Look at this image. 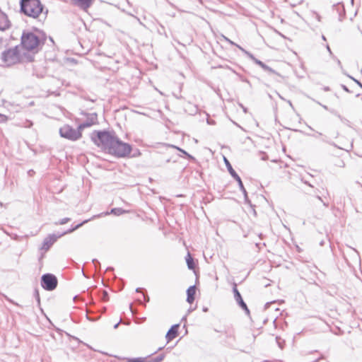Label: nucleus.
I'll return each mask as SVG.
<instances>
[{"label":"nucleus","instance_id":"nucleus-1","mask_svg":"<svg viewBox=\"0 0 362 362\" xmlns=\"http://www.w3.org/2000/svg\"><path fill=\"white\" fill-rule=\"evenodd\" d=\"M116 137L117 135L114 131H94L91 134V140L93 143L107 152H109Z\"/></svg>","mask_w":362,"mask_h":362},{"label":"nucleus","instance_id":"nucleus-2","mask_svg":"<svg viewBox=\"0 0 362 362\" xmlns=\"http://www.w3.org/2000/svg\"><path fill=\"white\" fill-rule=\"evenodd\" d=\"M40 36L32 32H23L21 35V45L27 51H33L45 43L47 37L44 32L40 31Z\"/></svg>","mask_w":362,"mask_h":362},{"label":"nucleus","instance_id":"nucleus-3","mask_svg":"<svg viewBox=\"0 0 362 362\" xmlns=\"http://www.w3.org/2000/svg\"><path fill=\"white\" fill-rule=\"evenodd\" d=\"M44 6L40 0H21L20 12L33 18L43 13Z\"/></svg>","mask_w":362,"mask_h":362},{"label":"nucleus","instance_id":"nucleus-4","mask_svg":"<svg viewBox=\"0 0 362 362\" xmlns=\"http://www.w3.org/2000/svg\"><path fill=\"white\" fill-rule=\"evenodd\" d=\"M132 150V145L123 142L117 136L113 145L109 150V153L117 158H126L129 156Z\"/></svg>","mask_w":362,"mask_h":362},{"label":"nucleus","instance_id":"nucleus-5","mask_svg":"<svg viewBox=\"0 0 362 362\" xmlns=\"http://www.w3.org/2000/svg\"><path fill=\"white\" fill-rule=\"evenodd\" d=\"M224 163H225L227 170H228V173H230V175H231V177L235 180V182H238L239 189L243 192V194L244 195L245 203L249 204L252 208V211H253L254 214H256V211H255V209L253 208L255 206H253L252 204L251 201L249 199L247 192L243 185V183L242 182L240 177L238 175V173L235 172V170L233 168L230 163L226 157H224Z\"/></svg>","mask_w":362,"mask_h":362},{"label":"nucleus","instance_id":"nucleus-6","mask_svg":"<svg viewBox=\"0 0 362 362\" xmlns=\"http://www.w3.org/2000/svg\"><path fill=\"white\" fill-rule=\"evenodd\" d=\"M21 55L18 46L4 50L1 53V59L8 65L18 63L21 59Z\"/></svg>","mask_w":362,"mask_h":362},{"label":"nucleus","instance_id":"nucleus-7","mask_svg":"<svg viewBox=\"0 0 362 362\" xmlns=\"http://www.w3.org/2000/svg\"><path fill=\"white\" fill-rule=\"evenodd\" d=\"M59 134L62 137L73 141H77L82 136L79 126L77 129H74L69 124H65L59 129Z\"/></svg>","mask_w":362,"mask_h":362},{"label":"nucleus","instance_id":"nucleus-8","mask_svg":"<svg viewBox=\"0 0 362 362\" xmlns=\"http://www.w3.org/2000/svg\"><path fill=\"white\" fill-rule=\"evenodd\" d=\"M41 286L46 291H54L58 285V279L55 275L47 273L41 276Z\"/></svg>","mask_w":362,"mask_h":362},{"label":"nucleus","instance_id":"nucleus-9","mask_svg":"<svg viewBox=\"0 0 362 362\" xmlns=\"http://www.w3.org/2000/svg\"><path fill=\"white\" fill-rule=\"evenodd\" d=\"M80 115L86 117V119L81 123L79 130H83L85 128L90 127L94 124H98V114L95 112L87 113L85 111H81Z\"/></svg>","mask_w":362,"mask_h":362},{"label":"nucleus","instance_id":"nucleus-10","mask_svg":"<svg viewBox=\"0 0 362 362\" xmlns=\"http://www.w3.org/2000/svg\"><path fill=\"white\" fill-rule=\"evenodd\" d=\"M233 293L234 298H235L237 304L239 305V307L240 308H242L245 311V314L247 316H250V310L247 308V304L243 300V298L240 293L239 292L238 289L237 288V284L235 283H233Z\"/></svg>","mask_w":362,"mask_h":362},{"label":"nucleus","instance_id":"nucleus-11","mask_svg":"<svg viewBox=\"0 0 362 362\" xmlns=\"http://www.w3.org/2000/svg\"><path fill=\"white\" fill-rule=\"evenodd\" d=\"M61 238L60 235L58 233H53L48 235L44 240L40 247V250H45V252L49 250V248L52 246V245L59 238Z\"/></svg>","mask_w":362,"mask_h":362},{"label":"nucleus","instance_id":"nucleus-12","mask_svg":"<svg viewBox=\"0 0 362 362\" xmlns=\"http://www.w3.org/2000/svg\"><path fill=\"white\" fill-rule=\"evenodd\" d=\"M11 23L7 15L0 10V31H5L9 29Z\"/></svg>","mask_w":362,"mask_h":362},{"label":"nucleus","instance_id":"nucleus-13","mask_svg":"<svg viewBox=\"0 0 362 362\" xmlns=\"http://www.w3.org/2000/svg\"><path fill=\"white\" fill-rule=\"evenodd\" d=\"M180 327V324H175L170 327L167 333L165 334V339H174L177 337H178L179 329Z\"/></svg>","mask_w":362,"mask_h":362},{"label":"nucleus","instance_id":"nucleus-14","mask_svg":"<svg viewBox=\"0 0 362 362\" xmlns=\"http://www.w3.org/2000/svg\"><path fill=\"white\" fill-rule=\"evenodd\" d=\"M73 4L83 11H87L93 4L94 0H71Z\"/></svg>","mask_w":362,"mask_h":362},{"label":"nucleus","instance_id":"nucleus-15","mask_svg":"<svg viewBox=\"0 0 362 362\" xmlns=\"http://www.w3.org/2000/svg\"><path fill=\"white\" fill-rule=\"evenodd\" d=\"M187 302L189 303H192L194 301L195 299V294H196V286L194 285L190 286L187 289Z\"/></svg>","mask_w":362,"mask_h":362},{"label":"nucleus","instance_id":"nucleus-16","mask_svg":"<svg viewBox=\"0 0 362 362\" xmlns=\"http://www.w3.org/2000/svg\"><path fill=\"white\" fill-rule=\"evenodd\" d=\"M88 221H89V219H86L75 226L72 225L70 228H69L68 230H66L62 233H59V234L60 235L61 237H62L66 234L71 233L75 231L76 230H77L78 228H79L80 227H81L83 224L88 223Z\"/></svg>","mask_w":362,"mask_h":362},{"label":"nucleus","instance_id":"nucleus-17","mask_svg":"<svg viewBox=\"0 0 362 362\" xmlns=\"http://www.w3.org/2000/svg\"><path fill=\"white\" fill-rule=\"evenodd\" d=\"M217 332L220 333V335L218 336L220 338H231L234 337L233 331L228 328L224 327Z\"/></svg>","mask_w":362,"mask_h":362},{"label":"nucleus","instance_id":"nucleus-18","mask_svg":"<svg viewBox=\"0 0 362 362\" xmlns=\"http://www.w3.org/2000/svg\"><path fill=\"white\" fill-rule=\"evenodd\" d=\"M164 145L165 146H168V147H171V148H175L177 149V151H179L180 153H182V155H184L185 156H186L189 160H195V158L194 156H192V155H190L189 153H188L186 151H185L184 149L178 147V146H176L175 145H173V144H164Z\"/></svg>","mask_w":362,"mask_h":362},{"label":"nucleus","instance_id":"nucleus-19","mask_svg":"<svg viewBox=\"0 0 362 362\" xmlns=\"http://www.w3.org/2000/svg\"><path fill=\"white\" fill-rule=\"evenodd\" d=\"M333 8L339 13L340 20L341 18L345 16V9L344 4L341 3H337L333 5Z\"/></svg>","mask_w":362,"mask_h":362},{"label":"nucleus","instance_id":"nucleus-20","mask_svg":"<svg viewBox=\"0 0 362 362\" xmlns=\"http://www.w3.org/2000/svg\"><path fill=\"white\" fill-rule=\"evenodd\" d=\"M127 212L126 210L122 208H112L110 211H107L105 213V215L113 214L115 216H120Z\"/></svg>","mask_w":362,"mask_h":362},{"label":"nucleus","instance_id":"nucleus-21","mask_svg":"<svg viewBox=\"0 0 362 362\" xmlns=\"http://www.w3.org/2000/svg\"><path fill=\"white\" fill-rule=\"evenodd\" d=\"M186 263L189 269H194L195 268V262L193 257L188 253L186 256Z\"/></svg>","mask_w":362,"mask_h":362},{"label":"nucleus","instance_id":"nucleus-22","mask_svg":"<svg viewBox=\"0 0 362 362\" xmlns=\"http://www.w3.org/2000/svg\"><path fill=\"white\" fill-rule=\"evenodd\" d=\"M57 333L62 337H64V334H65L67 337L69 338H72V339H76V340H78L79 339L78 337H71L69 334H68L67 332H64V330L62 329H57Z\"/></svg>","mask_w":362,"mask_h":362},{"label":"nucleus","instance_id":"nucleus-23","mask_svg":"<svg viewBox=\"0 0 362 362\" xmlns=\"http://www.w3.org/2000/svg\"><path fill=\"white\" fill-rule=\"evenodd\" d=\"M33 296L37 303L38 307H40V297L39 290L37 287L35 288V289H34Z\"/></svg>","mask_w":362,"mask_h":362},{"label":"nucleus","instance_id":"nucleus-24","mask_svg":"<svg viewBox=\"0 0 362 362\" xmlns=\"http://www.w3.org/2000/svg\"><path fill=\"white\" fill-rule=\"evenodd\" d=\"M141 155V153L140 150L138 148H136L134 150H133V149L132 150V152L128 157L136 158V157L140 156Z\"/></svg>","mask_w":362,"mask_h":362},{"label":"nucleus","instance_id":"nucleus-25","mask_svg":"<svg viewBox=\"0 0 362 362\" xmlns=\"http://www.w3.org/2000/svg\"><path fill=\"white\" fill-rule=\"evenodd\" d=\"M71 221V218H63L60 220H59L57 222L55 223L56 225H64V224H66V223L69 222Z\"/></svg>","mask_w":362,"mask_h":362},{"label":"nucleus","instance_id":"nucleus-26","mask_svg":"<svg viewBox=\"0 0 362 362\" xmlns=\"http://www.w3.org/2000/svg\"><path fill=\"white\" fill-rule=\"evenodd\" d=\"M337 117L339 118V119L341 121V122H343L344 124H346L348 127H351V122L349 120L343 117L340 115H337Z\"/></svg>","mask_w":362,"mask_h":362},{"label":"nucleus","instance_id":"nucleus-27","mask_svg":"<svg viewBox=\"0 0 362 362\" xmlns=\"http://www.w3.org/2000/svg\"><path fill=\"white\" fill-rule=\"evenodd\" d=\"M101 299L103 301H107L109 300V294L108 292L105 290H103Z\"/></svg>","mask_w":362,"mask_h":362},{"label":"nucleus","instance_id":"nucleus-28","mask_svg":"<svg viewBox=\"0 0 362 362\" xmlns=\"http://www.w3.org/2000/svg\"><path fill=\"white\" fill-rule=\"evenodd\" d=\"M127 362H145V359L143 358H130L128 359Z\"/></svg>","mask_w":362,"mask_h":362},{"label":"nucleus","instance_id":"nucleus-29","mask_svg":"<svg viewBox=\"0 0 362 362\" xmlns=\"http://www.w3.org/2000/svg\"><path fill=\"white\" fill-rule=\"evenodd\" d=\"M243 53L247 56L250 59H252L253 62L257 59L252 53L247 50H243Z\"/></svg>","mask_w":362,"mask_h":362},{"label":"nucleus","instance_id":"nucleus-30","mask_svg":"<svg viewBox=\"0 0 362 362\" xmlns=\"http://www.w3.org/2000/svg\"><path fill=\"white\" fill-rule=\"evenodd\" d=\"M243 53L247 56L250 59H252L253 62L257 59L252 53L247 50H243Z\"/></svg>","mask_w":362,"mask_h":362},{"label":"nucleus","instance_id":"nucleus-31","mask_svg":"<svg viewBox=\"0 0 362 362\" xmlns=\"http://www.w3.org/2000/svg\"><path fill=\"white\" fill-rule=\"evenodd\" d=\"M8 121V117L0 113V124L6 123Z\"/></svg>","mask_w":362,"mask_h":362},{"label":"nucleus","instance_id":"nucleus-32","mask_svg":"<svg viewBox=\"0 0 362 362\" xmlns=\"http://www.w3.org/2000/svg\"><path fill=\"white\" fill-rule=\"evenodd\" d=\"M92 262L94 264L96 269H100V263L97 259H93Z\"/></svg>","mask_w":362,"mask_h":362},{"label":"nucleus","instance_id":"nucleus-33","mask_svg":"<svg viewBox=\"0 0 362 362\" xmlns=\"http://www.w3.org/2000/svg\"><path fill=\"white\" fill-rule=\"evenodd\" d=\"M143 297H144V300L145 303H148L149 302L150 300V298H149V296H148V293H147V291H144L143 292Z\"/></svg>","mask_w":362,"mask_h":362},{"label":"nucleus","instance_id":"nucleus-34","mask_svg":"<svg viewBox=\"0 0 362 362\" xmlns=\"http://www.w3.org/2000/svg\"><path fill=\"white\" fill-rule=\"evenodd\" d=\"M164 358V355L161 354L157 357H156L154 359H153V361L154 362H160L163 360Z\"/></svg>","mask_w":362,"mask_h":362},{"label":"nucleus","instance_id":"nucleus-35","mask_svg":"<svg viewBox=\"0 0 362 362\" xmlns=\"http://www.w3.org/2000/svg\"><path fill=\"white\" fill-rule=\"evenodd\" d=\"M265 71H267L269 74H274L279 75L274 69H273L272 68H271L269 66H268V69H267V70Z\"/></svg>","mask_w":362,"mask_h":362},{"label":"nucleus","instance_id":"nucleus-36","mask_svg":"<svg viewBox=\"0 0 362 362\" xmlns=\"http://www.w3.org/2000/svg\"><path fill=\"white\" fill-rule=\"evenodd\" d=\"M320 201H321L323 204V205L326 207H328L329 206V203L328 202H325V201H323V199H322V197L320 196H317L316 197Z\"/></svg>","mask_w":362,"mask_h":362},{"label":"nucleus","instance_id":"nucleus-37","mask_svg":"<svg viewBox=\"0 0 362 362\" xmlns=\"http://www.w3.org/2000/svg\"><path fill=\"white\" fill-rule=\"evenodd\" d=\"M259 66L261 68H262L264 71H266L267 69H268V66H269L266 64H264L263 62H261Z\"/></svg>","mask_w":362,"mask_h":362},{"label":"nucleus","instance_id":"nucleus-38","mask_svg":"<svg viewBox=\"0 0 362 362\" xmlns=\"http://www.w3.org/2000/svg\"><path fill=\"white\" fill-rule=\"evenodd\" d=\"M259 66L261 68H262L264 71H266L267 69H268V66H269L266 64H264L263 62H261Z\"/></svg>","mask_w":362,"mask_h":362},{"label":"nucleus","instance_id":"nucleus-39","mask_svg":"<svg viewBox=\"0 0 362 362\" xmlns=\"http://www.w3.org/2000/svg\"><path fill=\"white\" fill-rule=\"evenodd\" d=\"M311 136L315 137V138H318L319 136H322V134L321 132H315V133L312 134Z\"/></svg>","mask_w":362,"mask_h":362},{"label":"nucleus","instance_id":"nucleus-40","mask_svg":"<svg viewBox=\"0 0 362 362\" xmlns=\"http://www.w3.org/2000/svg\"><path fill=\"white\" fill-rule=\"evenodd\" d=\"M341 88H342L344 91H346V92H347V93H351L350 90L348 88V87H347L346 86H345V85H344V84H341Z\"/></svg>","mask_w":362,"mask_h":362},{"label":"nucleus","instance_id":"nucleus-41","mask_svg":"<svg viewBox=\"0 0 362 362\" xmlns=\"http://www.w3.org/2000/svg\"><path fill=\"white\" fill-rule=\"evenodd\" d=\"M35 172L33 170V169H30L28 171V176L30 177H32L35 175Z\"/></svg>","mask_w":362,"mask_h":362},{"label":"nucleus","instance_id":"nucleus-42","mask_svg":"<svg viewBox=\"0 0 362 362\" xmlns=\"http://www.w3.org/2000/svg\"><path fill=\"white\" fill-rule=\"evenodd\" d=\"M322 141H323L324 142H326V143H327V144H330V145H332V146H336V144H335L334 142L329 141H328L327 139H325V138H323V139H322Z\"/></svg>","mask_w":362,"mask_h":362},{"label":"nucleus","instance_id":"nucleus-43","mask_svg":"<svg viewBox=\"0 0 362 362\" xmlns=\"http://www.w3.org/2000/svg\"><path fill=\"white\" fill-rule=\"evenodd\" d=\"M354 81L361 88H362V83L361 81H359L357 79H354Z\"/></svg>","mask_w":362,"mask_h":362},{"label":"nucleus","instance_id":"nucleus-44","mask_svg":"<svg viewBox=\"0 0 362 362\" xmlns=\"http://www.w3.org/2000/svg\"><path fill=\"white\" fill-rule=\"evenodd\" d=\"M146 291L144 288H136V293H142Z\"/></svg>","mask_w":362,"mask_h":362},{"label":"nucleus","instance_id":"nucleus-45","mask_svg":"<svg viewBox=\"0 0 362 362\" xmlns=\"http://www.w3.org/2000/svg\"><path fill=\"white\" fill-rule=\"evenodd\" d=\"M334 58H335V59H336V61H337V62L338 66H339L341 69H343L342 64H341V63L340 60H339V59L336 58L335 57H334Z\"/></svg>","mask_w":362,"mask_h":362},{"label":"nucleus","instance_id":"nucleus-46","mask_svg":"<svg viewBox=\"0 0 362 362\" xmlns=\"http://www.w3.org/2000/svg\"><path fill=\"white\" fill-rule=\"evenodd\" d=\"M225 40H226V41H227L228 43H230L232 45H236V43H235L234 42L231 41L230 39H228L227 37H225Z\"/></svg>","mask_w":362,"mask_h":362},{"label":"nucleus","instance_id":"nucleus-47","mask_svg":"<svg viewBox=\"0 0 362 362\" xmlns=\"http://www.w3.org/2000/svg\"><path fill=\"white\" fill-rule=\"evenodd\" d=\"M326 47H327V51L329 52V54H330L331 56H332L333 57H334L333 56V53H332V52L331 51V49H330L329 46L328 45H327Z\"/></svg>","mask_w":362,"mask_h":362},{"label":"nucleus","instance_id":"nucleus-48","mask_svg":"<svg viewBox=\"0 0 362 362\" xmlns=\"http://www.w3.org/2000/svg\"><path fill=\"white\" fill-rule=\"evenodd\" d=\"M277 341V344H278L279 348L282 349L284 347L283 344H284V341H282V342H281L280 341Z\"/></svg>","mask_w":362,"mask_h":362},{"label":"nucleus","instance_id":"nucleus-49","mask_svg":"<svg viewBox=\"0 0 362 362\" xmlns=\"http://www.w3.org/2000/svg\"><path fill=\"white\" fill-rule=\"evenodd\" d=\"M5 298H6L8 302H10V303H13V304H15V305H18V303H14L11 299L8 298L7 296H5Z\"/></svg>","mask_w":362,"mask_h":362},{"label":"nucleus","instance_id":"nucleus-50","mask_svg":"<svg viewBox=\"0 0 362 362\" xmlns=\"http://www.w3.org/2000/svg\"><path fill=\"white\" fill-rule=\"evenodd\" d=\"M177 341H176L175 343H174L173 345H170V346L166 347L165 349H166L168 351L170 350L173 346H175L177 344Z\"/></svg>","mask_w":362,"mask_h":362},{"label":"nucleus","instance_id":"nucleus-51","mask_svg":"<svg viewBox=\"0 0 362 362\" xmlns=\"http://www.w3.org/2000/svg\"><path fill=\"white\" fill-rule=\"evenodd\" d=\"M240 106L243 108L244 112H247V108L244 107L242 104H240Z\"/></svg>","mask_w":362,"mask_h":362},{"label":"nucleus","instance_id":"nucleus-52","mask_svg":"<svg viewBox=\"0 0 362 362\" xmlns=\"http://www.w3.org/2000/svg\"><path fill=\"white\" fill-rule=\"evenodd\" d=\"M171 341H167V343L164 346H160L158 349V351H160L161 349H163V348H165L166 347V345L168 344Z\"/></svg>","mask_w":362,"mask_h":362},{"label":"nucleus","instance_id":"nucleus-53","mask_svg":"<svg viewBox=\"0 0 362 362\" xmlns=\"http://www.w3.org/2000/svg\"><path fill=\"white\" fill-rule=\"evenodd\" d=\"M207 123L209 124H215V121L214 120H211V119H207Z\"/></svg>","mask_w":362,"mask_h":362},{"label":"nucleus","instance_id":"nucleus-54","mask_svg":"<svg viewBox=\"0 0 362 362\" xmlns=\"http://www.w3.org/2000/svg\"><path fill=\"white\" fill-rule=\"evenodd\" d=\"M235 46H236L239 49H240L243 52V50H245L244 48H243L241 46L238 45H235Z\"/></svg>","mask_w":362,"mask_h":362},{"label":"nucleus","instance_id":"nucleus-55","mask_svg":"<svg viewBox=\"0 0 362 362\" xmlns=\"http://www.w3.org/2000/svg\"><path fill=\"white\" fill-rule=\"evenodd\" d=\"M262 62V61L259 60L258 59H256L254 61V62H255L256 64H257L258 66L259 65V64H260V62Z\"/></svg>","mask_w":362,"mask_h":362},{"label":"nucleus","instance_id":"nucleus-56","mask_svg":"<svg viewBox=\"0 0 362 362\" xmlns=\"http://www.w3.org/2000/svg\"><path fill=\"white\" fill-rule=\"evenodd\" d=\"M114 270V268L112 267H108L107 269H106V272H108V271H113Z\"/></svg>","mask_w":362,"mask_h":362},{"label":"nucleus","instance_id":"nucleus-57","mask_svg":"<svg viewBox=\"0 0 362 362\" xmlns=\"http://www.w3.org/2000/svg\"><path fill=\"white\" fill-rule=\"evenodd\" d=\"M121 322V320L117 322L116 323L115 325H114V329H117L119 325V323Z\"/></svg>","mask_w":362,"mask_h":362},{"label":"nucleus","instance_id":"nucleus-58","mask_svg":"<svg viewBox=\"0 0 362 362\" xmlns=\"http://www.w3.org/2000/svg\"><path fill=\"white\" fill-rule=\"evenodd\" d=\"M349 78H351L352 81H354V79H356L355 78H354L353 76H350L349 74H345Z\"/></svg>","mask_w":362,"mask_h":362},{"label":"nucleus","instance_id":"nucleus-59","mask_svg":"<svg viewBox=\"0 0 362 362\" xmlns=\"http://www.w3.org/2000/svg\"><path fill=\"white\" fill-rule=\"evenodd\" d=\"M129 310H130V311H131V312L132 313V314H133V313H134V311H133V310H132V303H130V304H129Z\"/></svg>","mask_w":362,"mask_h":362},{"label":"nucleus","instance_id":"nucleus-60","mask_svg":"<svg viewBox=\"0 0 362 362\" xmlns=\"http://www.w3.org/2000/svg\"><path fill=\"white\" fill-rule=\"evenodd\" d=\"M194 110H192V112H194V113H196V112H197V110H198V107H197V106H194Z\"/></svg>","mask_w":362,"mask_h":362},{"label":"nucleus","instance_id":"nucleus-61","mask_svg":"<svg viewBox=\"0 0 362 362\" xmlns=\"http://www.w3.org/2000/svg\"><path fill=\"white\" fill-rule=\"evenodd\" d=\"M288 103L292 108H293V104L291 100H288Z\"/></svg>","mask_w":362,"mask_h":362},{"label":"nucleus","instance_id":"nucleus-62","mask_svg":"<svg viewBox=\"0 0 362 362\" xmlns=\"http://www.w3.org/2000/svg\"><path fill=\"white\" fill-rule=\"evenodd\" d=\"M202 310H203L204 312H207L208 311V308L204 307Z\"/></svg>","mask_w":362,"mask_h":362},{"label":"nucleus","instance_id":"nucleus-63","mask_svg":"<svg viewBox=\"0 0 362 362\" xmlns=\"http://www.w3.org/2000/svg\"><path fill=\"white\" fill-rule=\"evenodd\" d=\"M317 19L318 21H320V16L317 14Z\"/></svg>","mask_w":362,"mask_h":362},{"label":"nucleus","instance_id":"nucleus-64","mask_svg":"<svg viewBox=\"0 0 362 362\" xmlns=\"http://www.w3.org/2000/svg\"><path fill=\"white\" fill-rule=\"evenodd\" d=\"M260 243H256L255 245L257 247L260 248Z\"/></svg>","mask_w":362,"mask_h":362}]
</instances>
